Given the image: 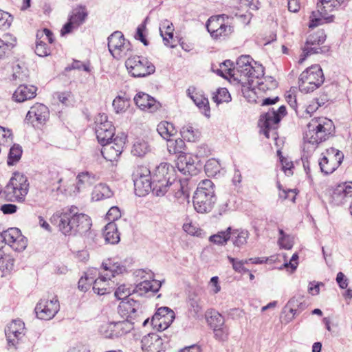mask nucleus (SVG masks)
Returning <instances> with one entry per match:
<instances>
[{
    "label": "nucleus",
    "instance_id": "32",
    "mask_svg": "<svg viewBox=\"0 0 352 352\" xmlns=\"http://www.w3.org/2000/svg\"><path fill=\"white\" fill-rule=\"evenodd\" d=\"M109 280L110 278L108 273H105L96 280H94L93 291L94 293L100 296L110 294L112 289L111 287L109 286Z\"/></svg>",
    "mask_w": 352,
    "mask_h": 352
},
{
    "label": "nucleus",
    "instance_id": "59",
    "mask_svg": "<svg viewBox=\"0 0 352 352\" xmlns=\"http://www.w3.org/2000/svg\"><path fill=\"white\" fill-rule=\"evenodd\" d=\"M36 36L37 39L43 40V38H44V39L47 40L50 43H52L54 41L52 32L47 28H44L43 30H38Z\"/></svg>",
    "mask_w": 352,
    "mask_h": 352
},
{
    "label": "nucleus",
    "instance_id": "23",
    "mask_svg": "<svg viewBox=\"0 0 352 352\" xmlns=\"http://www.w3.org/2000/svg\"><path fill=\"white\" fill-rule=\"evenodd\" d=\"M24 323L20 320L10 322L5 329L8 345L16 346L23 335Z\"/></svg>",
    "mask_w": 352,
    "mask_h": 352
},
{
    "label": "nucleus",
    "instance_id": "50",
    "mask_svg": "<svg viewBox=\"0 0 352 352\" xmlns=\"http://www.w3.org/2000/svg\"><path fill=\"white\" fill-rule=\"evenodd\" d=\"M212 99L217 104L228 102L231 100V96L226 88H219L214 94Z\"/></svg>",
    "mask_w": 352,
    "mask_h": 352
},
{
    "label": "nucleus",
    "instance_id": "14",
    "mask_svg": "<svg viewBox=\"0 0 352 352\" xmlns=\"http://www.w3.org/2000/svg\"><path fill=\"white\" fill-rule=\"evenodd\" d=\"M95 132L98 142L101 144L108 143L113 140L115 134V127L111 122L108 120L107 116L104 113H99L96 117Z\"/></svg>",
    "mask_w": 352,
    "mask_h": 352
},
{
    "label": "nucleus",
    "instance_id": "16",
    "mask_svg": "<svg viewBox=\"0 0 352 352\" xmlns=\"http://www.w3.org/2000/svg\"><path fill=\"white\" fill-rule=\"evenodd\" d=\"M126 138V136L122 134L121 136L117 135L108 143L101 144V153L103 157L107 161H117L123 151Z\"/></svg>",
    "mask_w": 352,
    "mask_h": 352
},
{
    "label": "nucleus",
    "instance_id": "26",
    "mask_svg": "<svg viewBox=\"0 0 352 352\" xmlns=\"http://www.w3.org/2000/svg\"><path fill=\"white\" fill-rule=\"evenodd\" d=\"M135 104L142 110L155 112L161 107V104L153 97L144 92H139L134 97Z\"/></svg>",
    "mask_w": 352,
    "mask_h": 352
},
{
    "label": "nucleus",
    "instance_id": "56",
    "mask_svg": "<svg viewBox=\"0 0 352 352\" xmlns=\"http://www.w3.org/2000/svg\"><path fill=\"white\" fill-rule=\"evenodd\" d=\"M214 338L219 341H225L229 335V328L226 325L213 329Z\"/></svg>",
    "mask_w": 352,
    "mask_h": 352
},
{
    "label": "nucleus",
    "instance_id": "8",
    "mask_svg": "<svg viewBox=\"0 0 352 352\" xmlns=\"http://www.w3.org/2000/svg\"><path fill=\"white\" fill-rule=\"evenodd\" d=\"M108 48L116 59H121L130 54L131 45L126 41L123 34L120 31H116L108 37Z\"/></svg>",
    "mask_w": 352,
    "mask_h": 352
},
{
    "label": "nucleus",
    "instance_id": "35",
    "mask_svg": "<svg viewBox=\"0 0 352 352\" xmlns=\"http://www.w3.org/2000/svg\"><path fill=\"white\" fill-rule=\"evenodd\" d=\"M16 38L11 34H4L0 38V58H3L6 54L15 46Z\"/></svg>",
    "mask_w": 352,
    "mask_h": 352
},
{
    "label": "nucleus",
    "instance_id": "31",
    "mask_svg": "<svg viewBox=\"0 0 352 352\" xmlns=\"http://www.w3.org/2000/svg\"><path fill=\"white\" fill-rule=\"evenodd\" d=\"M161 287V283L157 280H144L135 287L133 289V293L138 294L140 296H143L149 292L151 295H154L157 292Z\"/></svg>",
    "mask_w": 352,
    "mask_h": 352
},
{
    "label": "nucleus",
    "instance_id": "12",
    "mask_svg": "<svg viewBox=\"0 0 352 352\" xmlns=\"http://www.w3.org/2000/svg\"><path fill=\"white\" fill-rule=\"evenodd\" d=\"M226 14L212 16L206 23L207 30L214 39L229 36L233 32V27L225 23V19H228Z\"/></svg>",
    "mask_w": 352,
    "mask_h": 352
},
{
    "label": "nucleus",
    "instance_id": "3",
    "mask_svg": "<svg viewBox=\"0 0 352 352\" xmlns=\"http://www.w3.org/2000/svg\"><path fill=\"white\" fill-rule=\"evenodd\" d=\"M345 0H319L317 3V10L313 11L310 16L309 27L314 28L324 23H331L334 20V15L329 13L338 9Z\"/></svg>",
    "mask_w": 352,
    "mask_h": 352
},
{
    "label": "nucleus",
    "instance_id": "53",
    "mask_svg": "<svg viewBox=\"0 0 352 352\" xmlns=\"http://www.w3.org/2000/svg\"><path fill=\"white\" fill-rule=\"evenodd\" d=\"M34 51L35 53L41 57H45L50 54V49L47 47V45L42 39L36 38Z\"/></svg>",
    "mask_w": 352,
    "mask_h": 352
},
{
    "label": "nucleus",
    "instance_id": "13",
    "mask_svg": "<svg viewBox=\"0 0 352 352\" xmlns=\"http://www.w3.org/2000/svg\"><path fill=\"white\" fill-rule=\"evenodd\" d=\"M326 40V35L322 30L310 34L306 41L305 45L302 49V54L298 60L299 64H302L309 54L324 53L329 49L326 47H320V45L324 43Z\"/></svg>",
    "mask_w": 352,
    "mask_h": 352
},
{
    "label": "nucleus",
    "instance_id": "18",
    "mask_svg": "<svg viewBox=\"0 0 352 352\" xmlns=\"http://www.w3.org/2000/svg\"><path fill=\"white\" fill-rule=\"evenodd\" d=\"M175 318V312L168 307H160L151 318V325L158 331L166 329Z\"/></svg>",
    "mask_w": 352,
    "mask_h": 352
},
{
    "label": "nucleus",
    "instance_id": "38",
    "mask_svg": "<svg viewBox=\"0 0 352 352\" xmlns=\"http://www.w3.org/2000/svg\"><path fill=\"white\" fill-rule=\"evenodd\" d=\"M188 95L190 97L195 104L200 109L204 111L206 116H209L207 112H210L209 101L207 98L204 97L201 94L197 93L192 94L193 91L191 92V89L189 88L187 90Z\"/></svg>",
    "mask_w": 352,
    "mask_h": 352
},
{
    "label": "nucleus",
    "instance_id": "2",
    "mask_svg": "<svg viewBox=\"0 0 352 352\" xmlns=\"http://www.w3.org/2000/svg\"><path fill=\"white\" fill-rule=\"evenodd\" d=\"M308 130L304 135V140L313 145H318L333 136L335 126L331 120L327 118H318L312 120L307 124Z\"/></svg>",
    "mask_w": 352,
    "mask_h": 352
},
{
    "label": "nucleus",
    "instance_id": "64",
    "mask_svg": "<svg viewBox=\"0 0 352 352\" xmlns=\"http://www.w3.org/2000/svg\"><path fill=\"white\" fill-rule=\"evenodd\" d=\"M145 29L146 26L144 24L142 23L138 25L135 38V39L140 41L145 46H147L148 45V41L146 40L144 34Z\"/></svg>",
    "mask_w": 352,
    "mask_h": 352
},
{
    "label": "nucleus",
    "instance_id": "21",
    "mask_svg": "<svg viewBox=\"0 0 352 352\" xmlns=\"http://www.w3.org/2000/svg\"><path fill=\"white\" fill-rule=\"evenodd\" d=\"M167 192L173 195L177 199L182 200L188 199L190 196V190L188 186L187 179H177L176 173L174 175L173 179L168 180Z\"/></svg>",
    "mask_w": 352,
    "mask_h": 352
},
{
    "label": "nucleus",
    "instance_id": "47",
    "mask_svg": "<svg viewBox=\"0 0 352 352\" xmlns=\"http://www.w3.org/2000/svg\"><path fill=\"white\" fill-rule=\"evenodd\" d=\"M195 192H201L208 195L216 196L214 184L210 179H204L201 181L199 184Z\"/></svg>",
    "mask_w": 352,
    "mask_h": 352
},
{
    "label": "nucleus",
    "instance_id": "15",
    "mask_svg": "<svg viewBox=\"0 0 352 352\" xmlns=\"http://www.w3.org/2000/svg\"><path fill=\"white\" fill-rule=\"evenodd\" d=\"M344 159V154L342 151L334 148L327 151V155L318 162L320 168L326 175L331 174L335 171L341 164Z\"/></svg>",
    "mask_w": 352,
    "mask_h": 352
},
{
    "label": "nucleus",
    "instance_id": "52",
    "mask_svg": "<svg viewBox=\"0 0 352 352\" xmlns=\"http://www.w3.org/2000/svg\"><path fill=\"white\" fill-rule=\"evenodd\" d=\"M149 150L147 142L144 141L137 142L133 144L132 153L134 155L142 157L144 156Z\"/></svg>",
    "mask_w": 352,
    "mask_h": 352
},
{
    "label": "nucleus",
    "instance_id": "11",
    "mask_svg": "<svg viewBox=\"0 0 352 352\" xmlns=\"http://www.w3.org/2000/svg\"><path fill=\"white\" fill-rule=\"evenodd\" d=\"M118 311L122 317L126 318L125 320L133 324L140 322L144 318L140 303L133 299L121 301Z\"/></svg>",
    "mask_w": 352,
    "mask_h": 352
},
{
    "label": "nucleus",
    "instance_id": "29",
    "mask_svg": "<svg viewBox=\"0 0 352 352\" xmlns=\"http://www.w3.org/2000/svg\"><path fill=\"white\" fill-rule=\"evenodd\" d=\"M37 88L33 85H20L12 95V99L17 102L34 98L36 96Z\"/></svg>",
    "mask_w": 352,
    "mask_h": 352
},
{
    "label": "nucleus",
    "instance_id": "22",
    "mask_svg": "<svg viewBox=\"0 0 352 352\" xmlns=\"http://www.w3.org/2000/svg\"><path fill=\"white\" fill-rule=\"evenodd\" d=\"M217 201V197L201 192H195L193 205L195 210L199 213H207L212 210Z\"/></svg>",
    "mask_w": 352,
    "mask_h": 352
},
{
    "label": "nucleus",
    "instance_id": "37",
    "mask_svg": "<svg viewBox=\"0 0 352 352\" xmlns=\"http://www.w3.org/2000/svg\"><path fill=\"white\" fill-rule=\"evenodd\" d=\"M113 331L115 338L122 336L133 329V324L126 320L112 322Z\"/></svg>",
    "mask_w": 352,
    "mask_h": 352
},
{
    "label": "nucleus",
    "instance_id": "41",
    "mask_svg": "<svg viewBox=\"0 0 352 352\" xmlns=\"http://www.w3.org/2000/svg\"><path fill=\"white\" fill-rule=\"evenodd\" d=\"M87 16L85 6H79L72 11L69 19L76 26L81 25Z\"/></svg>",
    "mask_w": 352,
    "mask_h": 352
},
{
    "label": "nucleus",
    "instance_id": "25",
    "mask_svg": "<svg viewBox=\"0 0 352 352\" xmlns=\"http://www.w3.org/2000/svg\"><path fill=\"white\" fill-rule=\"evenodd\" d=\"M352 201V184H342L334 188L331 196V201L336 206Z\"/></svg>",
    "mask_w": 352,
    "mask_h": 352
},
{
    "label": "nucleus",
    "instance_id": "48",
    "mask_svg": "<svg viewBox=\"0 0 352 352\" xmlns=\"http://www.w3.org/2000/svg\"><path fill=\"white\" fill-rule=\"evenodd\" d=\"M168 149L170 153H173L175 154H186L183 152V150L185 147V142L184 140L181 138H178L175 140H168Z\"/></svg>",
    "mask_w": 352,
    "mask_h": 352
},
{
    "label": "nucleus",
    "instance_id": "61",
    "mask_svg": "<svg viewBox=\"0 0 352 352\" xmlns=\"http://www.w3.org/2000/svg\"><path fill=\"white\" fill-rule=\"evenodd\" d=\"M94 283V278L93 277H89L88 275L86 274L85 276H82L79 281H78V288L81 291H87L89 286L93 284Z\"/></svg>",
    "mask_w": 352,
    "mask_h": 352
},
{
    "label": "nucleus",
    "instance_id": "34",
    "mask_svg": "<svg viewBox=\"0 0 352 352\" xmlns=\"http://www.w3.org/2000/svg\"><path fill=\"white\" fill-rule=\"evenodd\" d=\"M103 236L107 243L114 245L120 241V234L116 223L109 222L106 225L103 230Z\"/></svg>",
    "mask_w": 352,
    "mask_h": 352
},
{
    "label": "nucleus",
    "instance_id": "55",
    "mask_svg": "<svg viewBox=\"0 0 352 352\" xmlns=\"http://www.w3.org/2000/svg\"><path fill=\"white\" fill-rule=\"evenodd\" d=\"M113 107L116 113L124 111L129 105V100L118 96L113 101Z\"/></svg>",
    "mask_w": 352,
    "mask_h": 352
},
{
    "label": "nucleus",
    "instance_id": "58",
    "mask_svg": "<svg viewBox=\"0 0 352 352\" xmlns=\"http://www.w3.org/2000/svg\"><path fill=\"white\" fill-rule=\"evenodd\" d=\"M113 328L114 327L112 326V322H107L100 327L99 332L105 338L113 339L115 337Z\"/></svg>",
    "mask_w": 352,
    "mask_h": 352
},
{
    "label": "nucleus",
    "instance_id": "39",
    "mask_svg": "<svg viewBox=\"0 0 352 352\" xmlns=\"http://www.w3.org/2000/svg\"><path fill=\"white\" fill-rule=\"evenodd\" d=\"M180 133L184 140L188 142H196L200 136V132L195 129L192 124H188L182 127Z\"/></svg>",
    "mask_w": 352,
    "mask_h": 352
},
{
    "label": "nucleus",
    "instance_id": "30",
    "mask_svg": "<svg viewBox=\"0 0 352 352\" xmlns=\"http://www.w3.org/2000/svg\"><path fill=\"white\" fill-rule=\"evenodd\" d=\"M250 233L247 230L244 229H233L231 227L230 231V240L232 241L235 248L239 251L243 249L248 243Z\"/></svg>",
    "mask_w": 352,
    "mask_h": 352
},
{
    "label": "nucleus",
    "instance_id": "27",
    "mask_svg": "<svg viewBox=\"0 0 352 352\" xmlns=\"http://www.w3.org/2000/svg\"><path fill=\"white\" fill-rule=\"evenodd\" d=\"M144 352H161L164 351L162 339L156 333H148L141 341Z\"/></svg>",
    "mask_w": 352,
    "mask_h": 352
},
{
    "label": "nucleus",
    "instance_id": "19",
    "mask_svg": "<svg viewBox=\"0 0 352 352\" xmlns=\"http://www.w3.org/2000/svg\"><path fill=\"white\" fill-rule=\"evenodd\" d=\"M1 233L5 245L8 244L15 251H23L27 247V239L19 228H10Z\"/></svg>",
    "mask_w": 352,
    "mask_h": 352
},
{
    "label": "nucleus",
    "instance_id": "54",
    "mask_svg": "<svg viewBox=\"0 0 352 352\" xmlns=\"http://www.w3.org/2000/svg\"><path fill=\"white\" fill-rule=\"evenodd\" d=\"M133 293V290L125 285H120L114 292L116 298L118 300H125Z\"/></svg>",
    "mask_w": 352,
    "mask_h": 352
},
{
    "label": "nucleus",
    "instance_id": "10",
    "mask_svg": "<svg viewBox=\"0 0 352 352\" xmlns=\"http://www.w3.org/2000/svg\"><path fill=\"white\" fill-rule=\"evenodd\" d=\"M286 114V107L282 105L277 110L270 108L267 112L261 116L260 122H261L263 133L266 138H270V131H273L274 135H276L275 130L277 129V124Z\"/></svg>",
    "mask_w": 352,
    "mask_h": 352
},
{
    "label": "nucleus",
    "instance_id": "7",
    "mask_svg": "<svg viewBox=\"0 0 352 352\" xmlns=\"http://www.w3.org/2000/svg\"><path fill=\"white\" fill-rule=\"evenodd\" d=\"M125 65L129 73L136 78L151 75L155 71V67L151 62L146 58L139 56L128 58Z\"/></svg>",
    "mask_w": 352,
    "mask_h": 352
},
{
    "label": "nucleus",
    "instance_id": "33",
    "mask_svg": "<svg viewBox=\"0 0 352 352\" xmlns=\"http://www.w3.org/2000/svg\"><path fill=\"white\" fill-rule=\"evenodd\" d=\"M306 307L307 303L303 299V296H298L292 298L285 306L284 309H288L292 314V317L291 318L292 319L295 315H298Z\"/></svg>",
    "mask_w": 352,
    "mask_h": 352
},
{
    "label": "nucleus",
    "instance_id": "1",
    "mask_svg": "<svg viewBox=\"0 0 352 352\" xmlns=\"http://www.w3.org/2000/svg\"><path fill=\"white\" fill-rule=\"evenodd\" d=\"M50 221L64 235L83 236L85 242L90 245L97 243L100 237L91 230V218L84 213H79L78 208L74 206L57 211Z\"/></svg>",
    "mask_w": 352,
    "mask_h": 352
},
{
    "label": "nucleus",
    "instance_id": "28",
    "mask_svg": "<svg viewBox=\"0 0 352 352\" xmlns=\"http://www.w3.org/2000/svg\"><path fill=\"white\" fill-rule=\"evenodd\" d=\"M252 58L249 55H243L238 58L236 67L234 69H236L241 76H244L248 78H258V74L256 72L255 69L251 65Z\"/></svg>",
    "mask_w": 352,
    "mask_h": 352
},
{
    "label": "nucleus",
    "instance_id": "51",
    "mask_svg": "<svg viewBox=\"0 0 352 352\" xmlns=\"http://www.w3.org/2000/svg\"><path fill=\"white\" fill-rule=\"evenodd\" d=\"M220 164L215 159L208 160L204 166L206 173L209 176H214L220 171Z\"/></svg>",
    "mask_w": 352,
    "mask_h": 352
},
{
    "label": "nucleus",
    "instance_id": "4",
    "mask_svg": "<svg viewBox=\"0 0 352 352\" xmlns=\"http://www.w3.org/2000/svg\"><path fill=\"white\" fill-rule=\"evenodd\" d=\"M174 167L168 163H161L155 168L152 176L153 193L158 197H162L167 193V185L173 179L175 174Z\"/></svg>",
    "mask_w": 352,
    "mask_h": 352
},
{
    "label": "nucleus",
    "instance_id": "24",
    "mask_svg": "<svg viewBox=\"0 0 352 352\" xmlns=\"http://www.w3.org/2000/svg\"><path fill=\"white\" fill-rule=\"evenodd\" d=\"M196 160L189 154H180L177 157V167L184 175H196L199 173Z\"/></svg>",
    "mask_w": 352,
    "mask_h": 352
},
{
    "label": "nucleus",
    "instance_id": "57",
    "mask_svg": "<svg viewBox=\"0 0 352 352\" xmlns=\"http://www.w3.org/2000/svg\"><path fill=\"white\" fill-rule=\"evenodd\" d=\"M12 21V16L7 12L0 10V29L7 30Z\"/></svg>",
    "mask_w": 352,
    "mask_h": 352
},
{
    "label": "nucleus",
    "instance_id": "40",
    "mask_svg": "<svg viewBox=\"0 0 352 352\" xmlns=\"http://www.w3.org/2000/svg\"><path fill=\"white\" fill-rule=\"evenodd\" d=\"M157 131L164 139L167 140H169V138L173 136L177 132L173 124L166 121L159 123Z\"/></svg>",
    "mask_w": 352,
    "mask_h": 352
},
{
    "label": "nucleus",
    "instance_id": "5",
    "mask_svg": "<svg viewBox=\"0 0 352 352\" xmlns=\"http://www.w3.org/2000/svg\"><path fill=\"white\" fill-rule=\"evenodd\" d=\"M30 184L26 175L15 172L6 186V197L10 201L23 202L29 190Z\"/></svg>",
    "mask_w": 352,
    "mask_h": 352
},
{
    "label": "nucleus",
    "instance_id": "43",
    "mask_svg": "<svg viewBox=\"0 0 352 352\" xmlns=\"http://www.w3.org/2000/svg\"><path fill=\"white\" fill-rule=\"evenodd\" d=\"M113 195V192L106 184H100L96 187L93 193V198L96 201L110 198Z\"/></svg>",
    "mask_w": 352,
    "mask_h": 352
},
{
    "label": "nucleus",
    "instance_id": "45",
    "mask_svg": "<svg viewBox=\"0 0 352 352\" xmlns=\"http://www.w3.org/2000/svg\"><path fill=\"white\" fill-rule=\"evenodd\" d=\"M207 321L208 324L212 329L225 325V319L223 316L214 310L210 312V316L207 318Z\"/></svg>",
    "mask_w": 352,
    "mask_h": 352
},
{
    "label": "nucleus",
    "instance_id": "20",
    "mask_svg": "<svg viewBox=\"0 0 352 352\" xmlns=\"http://www.w3.org/2000/svg\"><path fill=\"white\" fill-rule=\"evenodd\" d=\"M60 309L58 300L56 297L52 300H41L35 307V311L38 318L50 320L54 317Z\"/></svg>",
    "mask_w": 352,
    "mask_h": 352
},
{
    "label": "nucleus",
    "instance_id": "63",
    "mask_svg": "<svg viewBox=\"0 0 352 352\" xmlns=\"http://www.w3.org/2000/svg\"><path fill=\"white\" fill-rule=\"evenodd\" d=\"M91 177L89 173H81L77 176V188L79 190L81 184H91Z\"/></svg>",
    "mask_w": 352,
    "mask_h": 352
},
{
    "label": "nucleus",
    "instance_id": "17",
    "mask_svg": "<svg viewBox=\"0 0 352 352\" xmlns=\"http://www.w3.org/2000/svg\"><path fill=\"white\" fill-rule=\"evenodd\" d=\"M50 118V111L43 104L36 103L28 111L25 120L34 127H40L45 124Z\"/></svg>",
    "mask_w": 352,
    "mask_h": 352
},
{
    "label": "nucleus",
    "instance_id": "46",
    "mask_svg": "<svg viewBox=\"0 0 352 352\" xmlns=\"http://www.w3.org/2000/svg\"><path fill=\"white\" fill-rule=\"evenodd\" d=\"M22 153L21 146L19 144H14L10 148L7 161L8 164L12 166L19 162L21 157Z\"/></svg>",
    "mask_w": 352,
    "mask_h": 352
},
{
    "label": "nucleus",
    "instance_id": "60",
    "mask_svg": "<svg viewBox=\"0 0 352 352\" xmlns=\"http://www.w3.org/2000/svg\"><path fill=\"white\" fill-rule=\"evenodd\" d=\"M121 217V212L117 206H112L107 213V219L110 222H114Z\"/></svg>",
    "mask_w": 352,
    "mask_h": 352
},
{
    "label": "nucleus",
    "instance_id": "6",
    "mask_svg": "<svg viewBox=\"0 0 352 352\" xmlns=\"http://www.w3.org/2000/svg\"><path fill=\"white\" fill-rule=\"evenodd\" d=\"M322 69L319 65H314L301 73L298 87L301 92L309 93L318 88L324 82Z\"/></svg>",
    "mask_w": 352,
    "mask_h": 352
},
{
    "label": "nucleus",
    "instance_id": "62",
    "mask_svg": "<svg viewBox=\"0 0 352 352\" xmlns=\"http://www.w3.org/2000/svg\"><path fill=\"white\" fill-rule=\"evenodd\" d=\"M81 69H83V70L85 72H89V67L88 65H86L80 60H74L72 65L66 67L65 70L66 72H69L72 69L80 70Z\"/></svg>",
    "mask_w": 352,
    "mask_h": 352
},
{
    "label": "nucleus",
    "instance_id": "49",
    "mask_svg": "<svg viewBox=\"0 0 352 352\" xmlns=\"http://www.w3.org/2000/svg\"><path fill=\"white\" fill-rule=\"evenodd\" d=\"M259 90L266 92L269 90H273L278 86L277 81L272 76H266L263 80L258 82Z\"/></svg>",
    "mask_w": 352,
    "mask_h": 352
},
{
    "label": "nucleus",
    "instance_id": "42",
    "mask_svg": "<svg viewBox=\"0 0 352 352\" xmlns=\"http://www.w3.org/2000/svg\"><path fill=\"white\" fill-rule=\"evenodd\" d=\"M231 227H228L224 231L218 232L217 234L210 236L209 241L219 245H225L230 240V231Z\"/></svg>",
    "mask_w": 352,
    "mask_h": 352
},
{
    "label": "nucleus",
    "instance_id": "44",
    "mask_svg": "<svg viewBox=\"0 0 352 352\" xmlns=\"http://www.w3.org/2000/svg\"><path fill=\"white\" fill-rule=\"evenodd\" d=\"M161 25H162V27L160 28V31L161 36L163 37V41L164 42V44L167 46H169L170 47H172V48L174 47L175 45L173 44H170L168 38L164 36V35L163 34V31L162 30V28L166 29L165 35L168 36L169 38L172 39L173 38V31H174L173 24L171 23H170L168 20H165Z\"/></svg>",
    "mask_w": 352,
    "mask_h": 352
},
{
    "label": "nucleus",
    "instance_id": "36",
    "mask_svg": "<svg viewBox=\"0 0 352 352\" xmlns=\"http://www.w3.org/2000/svg\"><path fill=\"white\" fill-rule=\"evenodd\" d=\"M102 267L106 273L109 274V278L116 276L117 274H122L125 271V267L118 263L113 262L111 259L102 262Z\"/></svg>",
    "mask_w": 352,
    "mask_h": 352
},
{
    "label": "nucleus",
    "instance_id": "9",
    "mask_svg": "<svg viewBox=\"0 0 352 352\" xmlns=\"http://www.w3.org/2000/svg\"><path fill=\"white\" fill-rule=\"evenodd\" d=\"M132 177L137 196L144 197L151 190L153 191V180L148 168L144 166L138 167Z\"/></svg>",
    "mask_w": 352,
    "mask_h": 352
}]
</instances>
